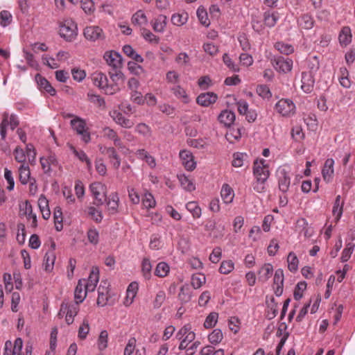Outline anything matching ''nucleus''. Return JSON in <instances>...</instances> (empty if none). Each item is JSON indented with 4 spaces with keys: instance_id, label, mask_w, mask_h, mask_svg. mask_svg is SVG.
<instances>
[{
    "instance_id": "nucleus-1",
    "label": "nucleus",
    "mask_w": 355,
    "mask_h": 355,
    "mask_svg": "<svg viewBox=\"0 0 355 355\" xmlns=\"http://www.w3.org/2000/svg\"><path fill=\"white\" fill-rule=\"evenodd\" d=\"M92 79L94 85L102 89L107 95H113L120 90L119 86L108 84L107 76L102 72L94 73Z\"/></svg>"
},
{
    "instance_id": "nucleus-2",
    "label": "nucleus",
    "mask_w": 355,
    "mask_h": 355,
    "mask_svg": "<svg viewBox=\"0 0 355 355\" xmlns=\"http://www.w3.org/2000/svg\"><path fill=\"white\" fill-rule=\"evenodd\" d=\"M78 311L79 303L63 301L61 304L58 316L60 318H62L65 315L66 322L67 324H71L73 322L74 317L78 314Z\"/></svg>"
},
{
    "instance_id": "nucleus-3",
    "label": "nucleus",
    "mask_w": 355,
    "mask_h": 355,
    "mask_svg": "<svg viewBox=\"0 0 355 355\" xmlns=\"http://www.w3.org/2000/svg\"><path fill=\"white\" fill-rule=\"evenodd\" d=\"M89 191L95 200L94 205L96 206H101L107 201L106 187L102 183L98 182L92 183L89 185Z\"/></svg>"
},
{
    "instance_id": "nucleus-4",
    "label": "nucleus",
    "mask_w": 355,
    "mask_h": 355,
    "mask_svg": "<svg viewBox=\"0 0 355 355\" xmlns=\"http://www.w3.org/2000/svg\"><path fill=\"white\" fill-rule=\"evenodd\" d=\"M71 125L76 133L81 136L85 143H89L91 140L90 133L86 128V123L83 119L76 116L71 121Z\"/></svg>"
},
{
    "instance_id": "nucleus-5",
    "label": "nucleus",
    "mask_w": 355,
    "mask_h": 355,
    "mask_svg": "<svg viewBox=\"0 0 355 355\" xmlns=\"http://www.w3.org/2000/svg\"><path fill=\"white\" fill-rule=\"evenodd\" d=\"M59 32L66 41H72L77 35V26L71 20H66L60 26Z\"/></svg>"
},
{
    "instance_id": "nucleus-6",
    "label": "nucleus",
    "mask_w": 355,
    "mask_h": 355,
    "mask_svg": "<svg viewBox=\"0 0 355 355\" xmlns=\"http://www.w3.org/2000/svg\"><path fill=\"white\" fill-rule=\"evenodd\" d=\"M176 337L181 340L179 349H183L187 348L189 343L194 340L196 334L191 331L190 325L187 324L180 329Z\"/></svg>"
},
{
    "instance_id": "nucleus-7",
    "label": "nucleus",
    "mask_w": 355,
    "mask_h": 355,
    "mask_svg": "<svg viewBox=\"0 0 355 355\" xmlns=\"http://www.w3.org/2000/svg\"><path fill=\"white\" fill-rule=\"evenodd\" d=\"M276 111L283 116H291L295 113V105L288 98H282L275 105Z\"/></svg>"
},
{
    "instance_id": "nucleus-8",
    "label": "nucleus",
    "mask_w": 355,
    "mask_h": 355,
    "mask_svg": "<svg viewBox=\"0 0 355 355\" xmlns=\"http://www.w3.org/2000/svg\"><path fill=\"white\" fill-rule=\"evenodd\" d=\"M253 173L256 180L266 182L270 175V171L265 159L255 160L253 166Z\"/></svg>"
},
{
    "instance_id": "nucleus-9",
    "label": "nucleus",
    "mask_w": 355,
    "mask_h": 355,
    "mask_svg": "<svg viewBox=\"0 0 355 355\" xmlns=\"http://www.w3.org/2000/svg\"><path fill=\"white\" fill-rule=\"evenodd\" d=\"M271 63L277 71L284 73L290 72L293 67V60L283 56H275Z\"/></svg>"
},
{
    "instance_id": "nucleus-10",
    "label": "nucleus",
    "mask_w": 355,
    "mask_h": 355,
    "mask_svg": "<svg viewBox=\"0 0 355 355\" xmlns=\"http://www.w3.org/2000/svg\"><path fill=\"white\" fill-rule=\"evenodd\" d=\"M83 34L90 42L103 41L105 38L103 29L98 26H89L85 28Z\"/></svg>"
},
{
    "instance_id": "nucleus-11",
    "label": "nucleus",
    "mask_w": 355,
    "mask_h": 355,
    "mask_svg": "<svg viewBox=\"0 0 355 355\" xmlns=\"http://www.w3.org/2000/svg\"><path fill=\"white\" fill-rule=\"evenodd\" d=\"M107 65L110 67V70H115L122 68V58L119 53L114 51H106L103 55Z\"/></svg>"
},
{
    "instance_id": "nucleus-12",
    "label": "nucleus",
    "mask_w": 355,
    "mask_h": 355,
    "mask_svg": "<svg viewBox=\"0 0 355 355\" xmlns=\"http://www.w3.org/2000/svg\"><path fill=\"white\" fill-rule=\"evenodd\" d=\"M278 187L280 191L286 193L291 185V176L284 168L279 169L277 172Z\"/></svg>"
},
{
    "instance_id": "nucleus-13",
    "label": "nucleus",
    "mask_w": 355,
    "mask_h": 355,
    "mask_svg": "<svg viewBox=\"0 0 355 355\" xmlns=\"http://www.w3.org/2000/svg\"><path fill=\"white\" fill-rule=\"evenodd\" d=\"M84 281V285L86 290L93 292L99 281V269L98 267L94 266L92 268L89 276L87 279H82Z\"/></svg>"
},
{
    "instance_id": "nucleus-14",
    "label": "nucleus",
    "mask_w": 355,
    "mask_h": 355,
    "mask_svg": "<svg viewBox=\"0 0 355 355\" xmlns=\"http://www.w3.org/2000/svg\"><path fill=\"white\" fill-rule=\"evenodd\" d=\"M40 163L44 173H50L52 168L58 166V162L54 155H50L47 157H41Z\"/></svg>"
},
{
    "instance_id": "nucleus-15",
    "label": "nucleus",
    "mask_w": 355,
    "mask_h": 355,
    "mask_svg": "<svg viewBox=\"0 0 355 355\" xmlns=\"http://www.w3.org/2000/svg\"><path fill=\"white\" fill-rule=\"evenodd\" d=\"M18 178L21 184L26 185L33 178L31 175V170L28 164H21L18 168Z\"/></svg>"
},
{
    "instance_id": "nucleus-16",
    "label": "nucleus",
    "mask_w": 355,
    "mask_h": 355,
    "mask_svg": "<svg viewBox=\"0 0 355 355\" xmlns=\"http://www.w3.org/2000/svg\"><path fill=\"white\" fill-rule=\"evenodd\" d=\"M180 157L182 165L188 171H192L196 167V162L193 161L192 154L186 150L180 152Z\"/></svg>"
},
{
    "instance_id": "nucleus-17",
    "label": "nucleus",
    "mask_w": 355,
    "mask_h": 355,
    "mask_svg": "<svg viewBox=\"0 0 355 355\" xmlns=\"http://www.w3.org/2000/svg\"><path fill=\"white\" fill-rule=\"evenodd\" d=\"M314 79L310 71L302 73V89L306 93H310L313 88Z\"/></svg>"
},
{
    "instance_id": "nucleus-18",
    "label": "nucleus",
    "mask_w": 355,
    "mask_h": 355,
    "mask_svg": "<svg viewBox=\"0 0 355 355\" xmlns=\"http://www.w3.org/2000/svg\"><path fill=\"white\" fill-rule=\"evenodd\" d=\"M89 291L86 290L83 280H79L74 291V299L77 303H82L85 299Z\"/></svg>"
},
{
    "instance_id": "nucleus-19",
    "label": "nucleus",
    "mask_w": 355,
    "mask_h": 355,
    "mask_svg": "<svg viewBox=\"0 0 355 355\" xmlns=\"http://www.w3.org/2000/svg\"><path fill=\"white\" fill-rule=\"evenodd\" d=\"M139 286L137 282H132L128 286L126 291V296L124 300V304L126 306H130L134 301L137 293Z\"/></svg>"
},
{
    "instance_id": "nucleus-20",
    "label": "nucleus",
    "mask_w": 355,
    "mask_h": 355,
    "mask_svg": "<svg viewBox=\"0 0 355 355\" xmlns=\"http://www.w3.org/2000/svg\"><path fill=\"white\" fill-rule=\"evenodd\" d=\"M279 17V15L277 11H271L267 10L264 12L263 16V20L264 24L269 27L272 28L275 26Z\"/></svg>"
},
{
    "instance_id": "nucleus-21",
    "label": "nucleus",
    "mask_w": 355,
    "mask_h": 355,
    "mask_svg": "<svg viewBox=\"0 0 355 355\" xmlns=\"http://www.w3.org/2000/svg\"><path fill=\"white\" fill-rule=\"evenodd\" d=\"M235 118L234 112L229 110L222 111L218 116L219 121L227 127H230V125L233 124Z\"/></svg>"
},
{
    "instance_id": "nucleus-22",
    "label": "nucleus",
    "mask_w": 355,
    "mask_h": 355,
    "mask_svg": "<svg viewBox=\"0 0 355 355\" xmlns=\"http://www.w3.org/2000/svg\"><path fill=\"white\" fill-rule=\"evenodd\" d=\"M112 117L117 124L123 128H130L134 125V123L131 120L126 119L123 114L118 111H114Z\"/></svg>"
},
{
    "instance_id": "nucleus-23",
    "label": "nucleus",
    "mask_w": 355,
    "mask_h": 355,
    "mask_svg": "<svg viewBox=\"0 0 355 355\" xmlns=\"http://www.w3.org/2000/svg\"><path fill=\"white\" fill-rule=\"evenodd\" d=\"M334 161L331 158L327 159L324 162L322 174L324 180L327 182H329L332 178L334 174Z\"/></svg>"
},
{
    "instance_id": "nucleus-24",
    "label": "nucleus",
    "mask_w": 355,
    "mask_h": 355,
    "mask_svg": "<svg viewBox=\"0 0 355 355\" xmlns=\"http://www.w3.org/2000/svg\"><path fill=\"white\" fill-rule=\"evenodd\" d=\"M55 261V254L54 252V249L47 251L44 257L43 263L44 270L46 272H51L53 270Z\"/></svg>"
},
{
    "instance_id": "nucleus-25",
    "label": "nucleus",
    "mask_w": 355,
    "mask_h": 355,
    "mask_svg": "<svg viewBox=\"0 0 355 355\" xmlns=\"http://www.w3.org/2000/svg\"><path fill=\"white\" fill-rule=\"evenodd\" d=\"M273 267L270 263H265L258 271V279L259 282H266L272 275Z\"/></svg>"
},
{
    "instance_id": "nucleus-26",
    "label": "nucleus",
    "mask_w": 355,
    "mask_h": 355,
    "mask_svg": "<svg viewBox=\"0 0 355 355\" xmlns=\"http://www.w3.org/2000/svg\"><path fill=\"white\" fill-rule=\"evenodd\" d=\"M35 79L40 89H43L51 96H55L56 94L55 89L51 86L49 82L41 76L40 74L36 75Z\"/></svg>"
},
{
    "instance_id": "nucleus-27",
    "label": "nucleus",
    "mask_w": 355,
    "mask_h": 355,
    "mask_svg": "<svg viewBox=\"0 0 355 355\" xmlns=\"http://www.w3.org/2000/svg\"><path fill=\"white\" fill-rule=\"evenodd\" d=\"M38 206L44 219L50 218L51 211L49 207V201L44 195H41L38 199Z\"/></svg>"
},
{
    "instance_id": "nucleus-28",
    "label": "nucleus",
    "mask_w": 355,
    "mask_h": 355,
    "mask_svg": "<svg viewBox=\"0 0 355 355\" xmlns=\"http://www.w3.org/2000/svg\"><path fill=\"white\" fill-rule=\"evenodd\" d=\"M167 18L165 15H160L151 21L153 30L157 33H162L166 26Z\"/></svg>"
},
{
    "instance_id": "nucleus-29",
    "label": "nucleus",
    "mask_w": 355,
    "mask_h": 355,
    "mask_svg": "<svg viewBox=\"0 0 355 355\" xmlns=\"http://www.w3.org/2000/svg\"><path fill=\"white\" fill-rule=\"evenodd\" d=\"M105 285L101 284L98 288V296L97 298V304L100 306H104L107 304L108 297V288L105 285L106 282L104 283Z\"/></svg>"
},
{
    "instance_id": "nucleus-30",
    "label": "nucleus",
    "mask_w": 355,
    "mask_h": 355,
    "mask_svg": "<svg viewBox=\"0 0 355 355\" xmlns=\"http://www.w3.org/2000/svg\"><path fill=\"white\" fill-rule=\"evenodd\" d=\"M131 21L132 24L140 27L148 24V19L143 10H137L132 17Z\"/></svg>"
},
{
    "instance_id": "nucleus-31",
    "label": "nucleus",
    "mask_w": 355,
    "mask_h": 355,
    "mask_svg": "<svg viewBox=\"0 0 355 355\" xmlns=\"http://www.w3.org/2000/svg\"><path fill=\"white\" fill-rule=\"evenodd\" d=\"M338 40L340 44L344 46H346L351 42L352 33L351 29L349 26H344L342 28L339 33Z\"/></svg>"
},
{
    "instance_id": "nucleus-32",
    "label": "nucleus",
    "mask_w": 355,
    "mask_h": 355,
    "mask_svg": "<svg viewBox=\"0 0 355 355\" xmlns=\"http://www.w3.org/2000/svg\"><path fill=\"white\" fill-rule=\"evenodd\" d=\"M119 201V198L116 193H113L110 196L109 199L107 201V206L110 214H114L117 213Z\"/></svg>"
},
{
    "instance_id": "nucleus-33",
    "label": "nucleus",
    "mask_w": 355,
    "mask_h": 355,
    "mask_svg": "<svg viewBox=\"0 0 355 355\" xmlns=\"http://www.w3.org/2000/svg\"><path fill=\"white\" fill-rule=\"evenodd\" d=\"M106 154L110 159V162L115 169H118L121 165V159L113 147H109L106 149Z\"/></svg>"
},
{
    "instance_id": "nucleus-34",
    "label": "nucleus",
    "mask_w": 355,
    "mask_h": 355,
    "mask_svg": "<svg viewBox=\"0 0 355 355\" xmlns=\"http://www.w3.org/2000/svg\"><path fill=\"white\" fill-rule=\"evenodd\" d=\"M218 96L214 92L201 93V106L208 107L216 102Z\"/></svg>"
},
{
    "instance_id": "nucleus-35",
    "label": "nucleus",
    "mask_w": 355,
    "mask_h": 355,
    "mask_svg": "<svg viewBox=\"0 0 355 355\" xmlns=\"http://www.w3.org/2000/svg\"><path fill=\"white\" fill-rule=\"evenodd\" d=\"M220 195L223 202L226 204L230 203L234 196L232 189L227 184L222 187Z\"/></svg>"
},
{
    "instance_id": "nucleus-36",
    "label": "nucleus",
    "mask_w": 355,
    "mask_h": 355,
    "mask_svg": "<svg viewBox=\"0 0 355 355\" xmlns=\"http://www.w3.org/2000/svg\"><path fill=\"white\" fill-rule=\"evenodd\" d=\"M241 129L239 128H230L225 134L226 139L231 144H234L236 141H239L241 139Z\"/></svg>"
},
{
    "instance_id": "nucleus-37",
    "label": "nucleus",
    "mask_w": 355,
    "mask_h": 355,
    "mask_svg": "<svg viewBox=\"0 0 355 355\" xmlns=\"http://www.w3.org/2000/svg\"><path fill=\"white\" fill-rule=\"evenodd\" d=\"M178 178L179 180V182L181 184V186L183 187L184 189L191 191L195 189V186L193 183V182L189 179L187 176H186L184 174H180L178 175Z\"/></svg>"
},
{
    "instance_id": "nucleus-38",
    "label": "nucleus",
    "mask_w": 355,
    "mask_h": 355,
    "mask_svg": "<svg viewBox=\"0 0 355 355\" xmlns=\"http://www.w3.org/2000/svg\"><path fill=\"white\" fill-rule=\"evenodd\" d=\"M188 17L187 12L175 13L171 17V21L175 26H182L187 21Z\"/></svg>"
},
{
    "instance_id": "nucleus-39",
    "label": "nucleus",
    "mask_w": 355,
    "mask_h": 355,
    "mask_svg": "<svg viewBox=\"0 0 355 355\" xmlns=\"http://www.w3.org/2000/svg\"><path fill=\"white\" fill-rule=\"evenodd\" d=\"M121 69H117L115 70H110L108 71L109 76L113 83L112 85L119 86V82L120 80L123 81L124 74L122 73Z\"/></svg>"
},
{
    "instance_id": "nucleus-40",
    "label": "nucleus",
    "mask_w": 355,
    "mask_h": 355,
    "mask_svg": "<svg viewBox=\"0 0 355 355\" xmlns=\"http://www.w3.org/2000/svg\"><path fill=\"white\" fill-rule=\"evenodd\" d=\"M135 132L146 138L150 137L152 135L151 128L144 123H138L135 126Z\"/></svg>"
},
{
    "instance_id": "nucleus-41",
    "label": "nucleus",
    "mask_w": 355,
    "mask_h": 355,
    "mask_svg": "<svg viewBox=\"0 0 355 355\" xmlns=\"http://www.w3.org/2000/svg\"><path fill=\"white\" fill-rule=\"evenodd\" d=\"M288 268L291 272H296L298 268L299 261L294 252H290L287 257Z\"/></svg>"
},
{
    "instance_id": "nucleus-42",
    "label": "nucleus",
    "mask_w": 355,
    "mask_h": 355,
    "mask_svg": "<svg viewBox=\"0 0 355 355\" xmlns=\"http://www.w3.org/2000/svg\"><path fill=\"white\" fill-rule=\"evenodd\" d=\"M355 248V244L352 242H349L346 244L345 248L342 252V255L340 257L342 262L347 261L351 257L352 254L353 253Z\"/></svg>"
},
{
    "instance_id": "nucleus-43",
    "label": "nucleus",
    "mask_w": 355,
    "mask_h": 355,
    "mask_svg": "<svg viewBox=\"0 0 355 355\" xmlns=\"http://www.w3.org/2000/svg\"><path fill=\"white\" fill-rule=\"evenodd\" d=\"M73 153L80 161L86 163L87 169L89 171L92 169V162L83 150H77L76 148H73Z\"/></svg>"
},
{
    "instance_id": "nucleus-44",
    "label": "nucleus",
    "mask_w": 355,
    "mask_h": 355,
    "mask_svg": "<svg viewBox=\"0 0 355 355\" xmlns=\"http://www.w3.org/2000/svg\"><path fill=\"white\" fill-rule=\"evenodd\" d=\"M170 267L166 262L159 263L155 268V275L159 277H166L169 272Z\"/></svg>"
},
{
    "instance_id": "nucleus-45",
    "label": "nucleus",
    "mask_w": 355,
    "mask_h": 355,
    "mask_svg": "<svg viewBox=\"0 0 355 355\" xmlns=\"http://www.w3.org/2000/svg\"><path fill=\"white\" fill-rule=\"evenodd\" d=\"M275 49L281 53L289 55L293 53L294 49L292 45L284 42H277L275 44Z\"/></svg>"
},
{
    "instance_id": "nucleus-46",
    "label": "nucleus",
    "mask_w": 355,
    "mask_h": 355,
    "mask_svg": "<svg viewBox=\"0 0 355 355\" xmlns=\"http://www.w3.org/2000/svg\"><path fill=\"white\" fill-rule=\"evenodd\" d=\"M141 31V35L146 41L152 44H158L159 41V37L154 35L153 33H151L149 30L146 28H142Z\"/></svg>"
},
{
    "instance_id": "nucleus-47",
    "label": "nucleus",
    "mask_w": 355,
    "mask_h": 355,
    "mask_svg": "<svg viewBox=\"0 0 355 355\" xmlns=\"http://www.w3.org/2000/svg\"><path fill=\"white\" fill-rule=\"evenodd\" d=\"M343 202L340 201V196H337L336 198L334 205L333 207V214L336 216L337 220H339L343 214Z\"/></svg>"
},
{
    "instance_id": "nucleus-48",
    "label": "nucleus",
    "mask_w": 355,
    "mask_h": 355,
    "mask_svg": "<svg viewBox=\"0 0 355 355\" xmlns=\"http://www.w3.org/2000/svg\"><path fill=\"white\" fill-rule=\"evenodd\" d=\"M291 137L297 142H301L305 137L301 126L296 125L291 130Z\"/></svg>"
},
{
    "instance_id": "nucleus-49",
    "label": "nucleus",
    "mask_w": 355,
    "mask_h": 355,
    "mask_svg": "<svg viewBox=\"0 0 355 355\" xmlns=\"http://www.w3.org/2000/svg\"><path fill=\"white\" fill-rule=\"evenodd\" d=\"M256 92L263 98L270 99L272 97V93L269 87L266 85H258Z\"/></svg>"
},
{
    "instance_id": "nucleus-50",
    "label": "nucleus",
    "mask_w": 355,
    "mask_h": 355,
    "mask_svg": "<svg viewBox=\"0 0 355 355\" xmlns=\"http://www.w3.org/2000/svg\"><path fill=\"white\" fill-rule=\"evenodd\" d=\"M187 209L196 218L200 217V207L196 201L189 202L186 205Z\"/></svg>"
},
{
    "instance_id": "nucleus-51",
    "label": "nucleus",
    "mask_w": 355,
    "mask_h": 355,
    "mask_svg": "<svg viewBox=\"0 0 355 355\" xmlns=\"http://www.w3.org/2000/svg\"><path fill=\"white\" fill-rule=\"evenodd\" d=\"M218 318V314L216 312L210 313L206 318L204 327L206 329L212 328L215 326Z\"/></svg>"
},
{
    "instance_id": "nucleus-52",
    "label": "nucleus",
    "mask_w": 355,
    "mask_h": 355,
    "mask_svg": "<svg viewBox=\"0 0 355 355\" xmlns=\"http://www.w3.org/2000/svg\"><path fill=\"white\" fill-rule=\"evenodd\" d=\"M300 25L304 29H310L313 27L314 21L309 15H304L300 19Z\"/></svg>"
},
{
    "instance_id": "nucleus-53",
    "label": "nucleus",
    "mask_w": 355,
    "mask_h": 355,
    "mask_svg": "<svg viewBox=\"0 0 355 355\" xmlns=\"http://www.w3.org/2000/svg\"><path fill=\"white\" fill-rule=\"evenodd\" d=\"M234 268V264L231 260H226L222 261L219 268V272L221 274L227 275L231 272Z\"/></svg>"
},
{
    "instance_id": "nucleus-54",
    "label": "nucleus",
    "mask_w": 355,
    "mask_h": 355,
    "mask_svg": "<svg viewBox=\"0 0 355 355\" xmlns=\"http://www.w3.org/2000/svg\"><path fill=\"white\" fill-rule=\"evenodd\" d=\"M4 178L8 184L6 189L10 191H12L15 187V180L12 171L7 168L4 169Z\"/></svg>"
},
{
    "instance_id": "nucleus-55",
    "label": "nucleus",
    "mask_w": 355,
    "mask_h": 355,
    "mask_svg": "<svg viewBox=\"0 0 355 355\" xmlns=\"http://www.w3.org/2000/svg\"><path fill=\"white\" fill-rule=\"evenodd\" d=\"M108 333L106 330L101 331L98 339V347L100 350H103L107 347Z\"/></svg>"
},
{
    "instance_id": "nucleus-56",
    "label": "nucleus",
    "mask_w": 355,
    "mask_h": 355,
    "mask_svg": "<svg viewBox=\"0 0 355 355\" xmlns=\"http://www.w3.org/2000/svg\"><path fill=\"white\" fill-rule=\"evenodd\" d=\"M209 340L212 344H218L223 339V333L220 329H214L208 336Z\"/></svg>"
},
{
    "instance_id": "nucleus-57",
    "label": "nucleus",
    "mask_w": 355,
    "mask_h": 355,
    "mask_svg": "<svg viewBox=\"0 0 355 355\" xmlns=\"http://www.w3.org/2000/svg\"><path fill=\"white\" fill-rule=\"evenodd\" d=\"M87 239L90 243L97 245L99 241V233L96 228H90L87 232Z\"/></svg>"
},
{
    "instance_id": "nucleus-58",
    "label": "nucleus",
    "mask_w": 355,
    "mask_h": 355,
    "mask_svg": "<svg viewBox=\"0 0 355 355\" xmlns=\"http://www.w3.org/2000/svg\"><path fill=\"white\" fill-rule=\"evenodd\" d=\"M88 215L96 223H101L103 220L101 211L94 207H88Z\"/></svg>"
},
{
    "instance_id": "nucleus-59",
    "label": "nucleus",
    "mask_w": 355,
    "mask_h": 355,
    "mask_svg": "<svg viewBox=\"0 0 355 355\" xmlns=\"http://www.w3.org/2000/svg\"><path fill=\"white\" fill-rule=\"evenodd\" d=\"M166 300V293L164 291H159L155 296V300H153V307L154 309H159L163 304Z\"/></svg>"
},
{
    "instance_id": "nucleus-60",
    "label": "nucleus",
    "mask_w": 355,
    "mask_h": 355,
    "mask_svg": "<svg viewBox=\"0 0 355 355\" xmlns=\"http://www.w3.org/2000/svg\"><path fill=\"white\" fill-rule=\"evenodd\" d=\"M306 288V283L305 282H299L295 288L293 296L295 300H299L302 297L303 291Z\"/></svg>"
},
{
    "instance_id": "nucleus-61",
    "label": "nucleus",
    "mask_w": 355,
    "mask_h": 355,
    "mask_svg": "<svg viewBox=\"0 0 355 355\" xmlns=\"http://www.w3.org/2000/svg\"><path fill=\"white\" fill-rule=\"evenodd\" d=\"M26 157H28V162L33 164L35 161L36 151L32 144H28L26 147Z\"/></svg>"
},
{
    "instance_id": "nucleus-62",
    "label": "nucleus",
    "mask_w": 355,
    "mask_h": 355,
    "mask_svg": "<svg viewBox=\"0 0 355 355\" xmlns=\"http://www.w3.org/2000/svg\"><path fill=\"white\" fill-rule=\"evenodd\" d=\"M144 206L146 209H150L155 206L156 202L154 199L153 196L150 193H146L143 200H142Z\"/></svg>"
},
{
    "instance_id": "nucleus-63",
    "label": "nucleus",
    "mask_w": 355,
    "mask_h": 355,
    "mask_svg": "<svg viewBox=\"0 0 355 355\" xmlns=\"http://www.w3.org/2000/svg\"><path fill=\"white\" fill-rule=\"evenodd\" d=\"M174 95L178 98H182L183 102L187 103L189 101L188 96L186 94L185 90L182 88L180 86L177 85L172 89Z\"/></svg>"
},
{
    "instance_id": "nucleus-64",
    "label": "nucleus",
    "mask_w": 355,
    "mask_h": 355,
    "mask_svg": "<svg viewBox=\"0 0 355 355\" xmlns=\"http://www.w3.org/2000/svg\"><path fill=\"white\" fill-rule=\"evenodd\" d=\"M15 159L21 163V164H26V154L24 150L20 147H17L13 152Z\"/></svg>"
}]
</instances>
